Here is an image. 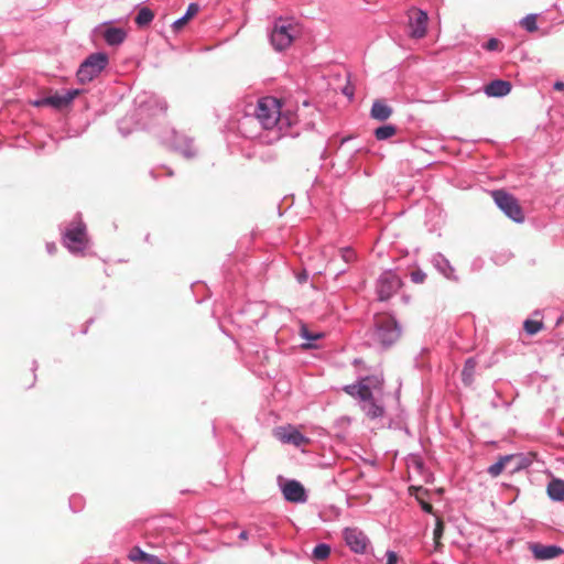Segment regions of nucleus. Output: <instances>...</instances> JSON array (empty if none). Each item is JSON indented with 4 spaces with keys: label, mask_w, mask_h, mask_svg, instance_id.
Masks as SVG:
<instances>
[{
    "label": "nucleus",
    "mask_w": 564,
    "mask_h": 564,
    "mask_svg": "<svg viewBox=\"0 0 564 564\" xmlns=\"http://www.w3.org/2000/svg\"><path fill=\"white\" fill-rule=\"evenodd\" d=\"M380 381L375 376L361 377L356 383L347 384L343 390L354 399L359 401L361 410L370 419H377L383 415L384 409L377 404L375 400V390L379 387Z\"/></svg>",
    "instance_id": "obj_1"
},
{
    "label": "nucleus",
    "mask_w": 564,
    "mask_h": 564,
    "mask_svg": "<svg viewBox=\"0 0 564 564\" xmlns=\"http://www.w3.org/2000/svg\"><path fill=\"white\" fill-rule=\"evenodd\" d=\"M292 115H284L281 111V101L275 97H263L259 99L256 109V119L267 129H278L279 135L292 126Z\"/></svg>",
    "instance_id": "obj_2"
},
{
    "label": "nucleus",
    "mask_w": 564,
    "mask_h": 564,
    "mask_svg": "<svg viewBox=\"0 0 564 564\" xmlns=\"http://www.w3.org/2000/svg\"><path fill=\"white\" fill-rule=\"evenodd\" d=\"M300 33V25L292 18H279L270 32V42L275 51L288 48Z\"/></svg>",
    "instance_id": "obj_3"
},
{
    "label": "nucleus",
    "mask_w": 564,
    "mask_h": 564,
    "mask_svg": "<svg viewBox=\"0 0 564 564\" xmlns=\"http://www.w3.org/2000/svg\"><path fill=\"white\" fill-rule=\"evenodd\" d=\"M109 58L106 53L97 52L90 54L79 66L77 79L80 84L94 80L108 65Z\"/></svg>",
    "instance_id": "obj_4"
},
{
    "label": "nucleus",
    "mask_w": 564,
    "mask_h": 564,
    "mask_svg": "<svg viewBox=\"0 0 564 564\" xmlns=\"http://www.w3.org/2000/svg\"><path fill=\"white\" fill-rule=\"evenodd\" d=\"M491 197L494 198L497 206L513 221H524L522 207L513 195L507 193L503 189H497L491 192Z\"/></svg>",
    "instance_id": "obj_5"
},
{
    "label": "nucleus",
    "mask_w": 564,
    "mask_h": 564,
    "mask_svg": "<svg viewBox=\"0 0 564 564\" xmlns=\"http://www.w3.org/2000/svg\"><path fill=\"white\" fill-rule=\"evenodd\" d=\"M63 243L72 253L83 252L87 247L85 224L79 220L68 227L63 235Z\"/></svg>",
    "instance_id": "obj_6"
},
{
    "label": "nucleus",
    "mask_w": 564,
    "mask_h": 564,
    "mask_svg": "<svg viewBox=\"0 0 564 564\" xmlns=\"http://www.w3.org/2000/svg\"><path fill=\"white\" fill-rule=\"evenodd\" d=\"M79 93V89H65L61 93H55L51 96L39 99L34 101V105L36 107L50 106L54 109H62L70 105Z\"/></svg>",
    "instance_id": "obj_7"
},
{
    "label": "nucleus",
    "mask_w": 564,
    "mask_h": 564,
    "mask_svg": "<svg viewBox=\"0 0 564 564\" xmlns=\"http://www.w3.org/2000/svg\"><path fill=\"white\" fill-rule=\"evenodd\" d=\"M409 29L412 39H422L426 35L429 17L426 12L413 8L409 10Z\"/></svg>",
    "instance_id": "obj_8"
},
{
    "label": "nucleus",
    "mask_w": 564,
    "mask_h": 564,
    "mask_svg": "<svg viewBox=\"0 0 564 564\" xmlns=\"http://www.w3.org/2000/svg\"><path fill=\"white\" fill-rule=\"evenodd\" d=\"M281 491L286 501L293 503H304L307 500V494L304 486L295 480L289 479L280 484Z\"/></svg>",
    "instance_id": "obj_9"
},
{
    "label": "nucleus",
    "mask_w": 564,
    "mask_h": 564,
    "mask_svg": "<svg viewBox=\"0 0 564 564\" xmlns=\"http://www.w3.org/2000/svg\"><path fill=\"white\" fill-rule=\"evenodd\" d=\"M274 435L280 442L284 444H293L297 447L310 443L308 437L292 425L275 429Z\"/></svg>",
    "instance_id": "obj_10"
},
{
    "label": "nucleus",
    "mask_w": 564,
    "mask_h": 564,
    "mask_svg": "<svg viewBox=\"0 0 564 564\" xmlns=\"http://www.w3.org/2000/svg\"><path fill=\"white\" fill-rule=\"evenodd\" d=\"M510 463H514L513 468L510 470L511 473L527 466V462L521 454L506 455L501 456L497 463L488 467V474L492 477H498Z\"/></svg>",
    "instance_id": "obj_11"
},
{
    "label": "nucleus",
    "mask_w": 564,
    "mask_h": 564,
    "mask_svg": "<svg viewBox=\"0 0 564 564\" xmlns=\"http://www.w3.org/2000/svg\"><path fill=\"white\" fill-rule=\"evenodd\" d=\"M345 541L349 549L358 554H364L369 545V539L364 531H344Z\"/></svg>",
    "instance_id": "obj_12"
},
{
    "label": "nucleus",
    "mask_w": 564,
    "mask_h": 564,
    "mask_svg": "<svg viewBox=\"0 0 564 564\" xmlns=\"http://www.w3.org/2000/svg\"><path fill=\"white\" fill-rule=\"evenodd\" d=\"M529 549L533 553L534 557L541 561L551 560L564 553V550L558 546L543 545L540 543H532L530 544Z\"/></svg>",
    "instance_id": "obj_13"
},
{
    "label": "nucleus",
    "mask_w": 564,
    "mask_h": 564,
    "mask_svg": "<svg viewBox=\"0 0 564 564\" xmlns=\"http://www.w3.org/2000/svg\"><path fill=\"white\" fill-rule=\"evenodd\" d=\"M171 147L175 151L181 152L185 158H193L196 153L193 147V141L186 135L180 134L177 132H173Z\"/></svg>",
    "instance_id": "obj_14"
},
{
    "label": "nucleus",
    "mask_w": 564,
    "mask_h": 564,
    "mask_svg": "<svg viewBox=\"0 0 564 564\" xmlns=\"http://www.w3.org/2000/svg\"><path fill=\"white\" fill-rule=\"evenodd\" d=\"M485 94L489 97H503L511 91L510 82L496 79L485 86Z\"/></svg>",
    "instance_id": "obj_15"
},
{
    "label": "nucleus",
    "mask_w": 564,
    "mask_h": 564,
    "mask_svg": "<svg viewBox=\"0 0 564 564\" xmlns=\"http://www.w3.org/2000/svg\"><path fill=\"white\" fill-rule=\"evenodd\" d=\"M102 37L108 45L117 46L126 40L127 32L122 28L108 26L102 31Z\"/></svg>",
    "instance_id": "obj_16"
},
{
    "label": "nucleus",
    "mask_w": 564,
    "mask_h": 564,
    "mask_svg": "<svg viewBox=\"0 0 564 564\" xmlns=\"http://www.w3.org/2000/svg\"><path fill=\"white\" fill-rule=\"evenodd\" d=\"M409 490H410L411 495H414L415 499L417 500L421 508L425 512H427V513L433 512V506L427 500V497H429L427 490L423 489L422 487H413V486L410 487Z\"/></svg>",
    "instance_id": "obj_17"
},
{
    "label": "nucleus",
    "mask_w": 564,
    "mask_h": 564,
    "mask_svg": "<svg viewBox=\"0 0 564 564\" xmlns=\"http://www.w3.org/2000/svg\"><path fill=\"white\" fill-rule=\"evenodd\" d=\"M547 495L552 500H564V480L552 479L546 488Z\"/></svg>",
    "instance_id": "obj_18"
},
{
    "label": "nucleus",
    "mask_w": 564,
    "mask_h": 564,
    "mask_svg": "<svg viewBox=\"0 0 564 564\" xmlns=\"http://www.w3.org/2000/svg\"><path fill=\"white\" fill-rule=\"evenodd\" d=\"M198 11L199 6L197 3H191L186 9L185 14L173 22V29L175 31L181 30L191 18L198 13Z\"/></svg>",
    "instance_id": "obj_19"
},
{
    "label": "nucleus",
    "mask_w": 564,
    "mask_h": 564,
    "mask_svg": "<svg viewBox=\"0 0 564 564\" xmlns=\"http://www.w3.org/2000/svg\"><path fill=\"white\" fill-rule=\"evenodd\" d=\"M476 365L477 364L474 358H468L464 365V368L462 371V379L466 386H470L474 382Z\"/></svg>",
    "instance_id": "obj_20"
},
{
    "label": "nucleus",
    "mask_w": 564,
    "mask_h": 564,
    "mask_svg": "<svg viewBox=\"0 0 564 564\" xmlns=\"http://www.w3.org/2000/svg\"><path fill=\"white\" fill-rule=\"evenodd\" d=\"M370 116L381 121L388 119V105L382 100H376L371 107Z\"/></svg>",
    "instance_id": "obj_21"
},
{
    "label": "nucleus",
    "mask_w": 564,
    "mask_h": 564,
    "mask_svg": "<svg viewBox=\"0 0 564 564\" xmlns=\"http://www.w3.org/2000/svg\"><path fill=\"white\" fill-rule=\"evenodd\" d=\"M154 14L149 8H141L134 18V21L139 26H145L152 22Z\"/></svg>",
    "instance_id": "obj_22"
},
{
    "label": "nucleus",
    "mask_w": 564,
    "mask_h": 564,
    "mask_svg": "<svg viewBox=\"0 0 564 564\" xmlns=\"http://www.w3.org/2000/svg\"><path fill=\"white\" fill-rule=\"evenodd\" d=\"M330 554V546L326 543L317 544L312 552V558L314 561L326 560Z\"/></svg>",
    "instance_id": "obj_23"
},
{
    "label": "nucleus",
    "mask_w": 564,
    "mask_h": 564,
    "mask_svg": "<svg viewBox=\"0 0 564 564\" xmlns=\"http://www.w3.org/2000/svg\"><path fill=\"white\" fill-rule=\"evenodd\" d=\"M142 104L147 105V108L150 110L152 107H155L159 112L164 113L167 110V104L164 99L159 98L156 96H150L147 101H142Z\"/></svg>",
    "instance_id": "obj_24"
},
{
    "label": "nucleus",
    "mask_w": 564,
    "mask_h": 564,
    "mask_svg": "<svg viewBox=\"0 0 564 564\" xmlns=\"http://www.w3.org/2000/svg\"><path fill=\"white\" fill-rule=\"evenodd\" d=\"M149 555H150L149 553L144 552L139 546H134V547H132L129 551L128 558L131 562H135V563L142 562V563H144V562H147Z\"/></svg>",
    "instance_id": "obj_25"
},
{
    "label": "nucleus",
    "mask_w": 564,
    "mask_h": 564,
    "mask_svg": "<svg viewBox=\"0 0 564 564\" xmlns=\"http://www.w3.org/2000/svg\"><path fill=\"white\" fill-rule=\"evenodd\" d=\"M523 328L529 335H535L543 328V323L533 319H527L523 324Z\"/></svg>",
    "instance_id": "obj_26"
},
{
    "label": "nucleus",
    "mask_w": 564,
    "mask_h": 564,
    "mask_svg": "<svg viewBox=\"0 0 564 564\" xmlns=\"http://www.w3.org/2000/svg\"><path fill=\"white\" fill-rule=\"evenodd\" d=\"M521 26L524 28L529 32H534L538 30L536 25V15L529 14L525 18H523L520 22Z\"/></svg>",
    "instance_id": "obj_27"
},
{
    "label": "nucleus",
    "mask_w": 564,
    "mask_h": 564,
    "mask_svg": "<svg viewBox=\"0 0 564 564\" xmlns=\"http://www.w3.org/2000/svg\"><path fill=\"white\" fill-rule=\"evenodd\" d=\"M340 257L345 263H351L356 260L357 256L354 249L345 247L339 249Z\"/></svg>",
    "instance_id": "obj_28"
},
{
    "label": "nucleus",
    "mask_w": 564,
    "mask_h": 564,
    "mask_svg": "<svg viewBox=\"0 0 564 564\" xmlns=\"http://www.w3.org/2000/svg\"><path fill=\"white\" fill-rule=\"evenodd\" d=\"M389 332H390V343L393 339H398L401 336V329H400L399 325L391 317H390V328H389Z\"/></svg>",
    "instance_id": "obj_29"
},
{
    "label": "nucleus",
    "mask_w": 564,
    "mask_h": 564,
    "mask_svg": "<svg viewBox=\"0 0 564 564\" xmlns=\"http://www.w3.org/2000/svg\"><path fill=\"white\" fill-rule=\"evenodd\" d=\"M388 281V279L384 276V273L380 275L379 282H380V289L378 291V297L380 301H384L388 299V294L384 292V283Z\"/></svg>",
    "instance_id": "obj_30"
},
{
    "label": "nucleus",
    "mask_w": 564,
    "mask_h": 564,
    "mask_svg": "<svg viewBox=\"0 0 564 564\" xmlns=\"http://www.w3.org/2000/svg\"><path fill=\"white\" fill-rule=\"evenodd\" d=\"M375 135L377 140H388V124H383L376 129Z\"/></svg>",
    "instance_id": "obj_31"
},
{
    "label": "nucleus",
    "mask_w": 564,
    "mask_h": 564,
    "mask_svg": "<svg viewBox=\"0 0 564 564\" xmlns=\"http://www.w3.org/2000/svg\"><path fill=\"white\" fill-rule=\"evenodd\" d=\"M426 278V274L421 270L413 271L411 273V279L414 283H423Z\"/></svg>",
    "instance_id": "obj_32"
},
{
    "label": "nucleus",
    "mask_w": 564,
    "mask_h": 564,
    "mask_svg": "<svg viewBox=\"0 0 564 564\" xmlns=\"http://www.w3.org/2000/svg\"><path fill=\"white\" fill-rule=\"evenodd\" d=\"M500 41L497 40V39H490L486 44H485V48L488 50V51H496V50H499L500 48Z\"/></svg>",
    "instance_id": "obj_33"
},
{
    "label": "nucleus",
    "mask_w": 564,
    "mask_h": 564,
    "mask_svg": "<svg viewBox=\"0 0 564 564\" xmlns=\"http://www.w3.org/2000/svg\"><path fill=\"white\" fill-rule=\"evenodd\" d=\"M301 336L308 340H316L322 337L321 334H311L305 327L301 329Z\"/></svg>",
    "instance_id": "obj_34"
},
{
    "label": "nucleus",
    "mask_w": 564,
    "mask_h": 564,
    "mask_svg": "<svg viewBox=\"0 0 564 564\" xmlns=\"http://www.w3.org/2000/svg\"><path fill=\"white\" fill-rule=\"evenodd\" d=\"M444 531H433V542H434V550L440 551L441 549V538L443 535Z\"/></svg>",
    "instance_id": "obj_35"
},
{
    "label": "nucleus",
    "mask_w": 564,
    "mask_h": 564,
    "mask_svg": "<svg viewBox=\"0 0 564 564\" xmlns=\"http://www.w3.org/2000/svg\"><path fill=\"white\" fill-rule=\"evenodd\" d=\"M144 564H165L156 555L150 554Z\"/></svg>",
    "instance_id": "obj_36"
},
{
    "label": "nucleus",
    "mask_w": 564,
    "mask_h": 564,
    "mask_svg": "<svg viewBox=\"0 0 564 564\" xmlns=\"http://www.w3.org/2000/svg\"><path fill=\"white\" fill-rule=\"evenodd\" d=\"M389 284H390V289H392L394 286H400L401 285V281H400V279L398 276H394V275L390 274Z\"/></svg>",
    "instance_id": "obj_37"
},
{
    "label": "nucleus",
    "mask_w": 564,
    "mask_h": 564,
    "mask_svg": "<svg viewBox=\"0 0 564 564\" xmlns=\"http://www.w3.org/2000/svg\"><path fill=\"white\" fill-rule=\"evenodd\" d=\"M79 497H73L70 500H69V506L72 509H74L75 511L79 510Z\"/></svg>",
    "instance_id": "obj_38"
},
{
    "label": "nucleus",
    "mask_w": 564,
    "mask_h": 564,
    "mask_svg": "<svg viewBox=\"0 0 564 564\" xmlns=\"http://www.w3.org/2000/svg\"><path fill=\"white\" fill-rule=\"evenodd\" d=\"M46 249H47V252L52 254L55 252L56 246H55V243L50 242V243H46Z\"/></svg>",
    "instance_id": "obj_39"
},
{
    "label": "nucleus",
    "mask_w": 564,
    "mask_h": 564,
    "mask_svg": "<svg viewBox=\"0 0 564 564\" xmlns=\"http://www.w3.org/2000/svg\"><path fill=\"white\" fill-rule=\"evenodd\" d=\"M554 89L555 90H560V91L564 90V83L563 82H556L554 84Z\"/></svg>",
    "instance_id": "obj_40"
},
{
    "label": "nucleus",
    "mask_w": 564,
    "mask_h": 564,
    "mask_svg": "<svg viewBox=\"0 0 564 564\" xmlns=\"http://www.w3.org/2000/svg\"><path fill=\"white\" fill-rule=\"evenodd\" d=\"M398 562V555L394 552H390V564H395Z\"/></svg>",
    "instance_id": "obj_41"
},
{
    "label": "nucleus",
    "mask_w": 564,
    "mask_h": 564,
    "mask_svg": "<svg viewBox=\"0 0 564 564\" xmlns=\"http://www.w3.org/2000/svg\"><path fill=\"white\" fill-rule=\"evenodd\" d=\"M249 531H240L239 539L247 540Z\"/></svg>",
    "instance_id": "obj_42"
},
{
    "label": "nucleus",
    "mask_w": 564,
    "mask_h": 564,
    "mask_svg": "<svg viewBox=\"0 0 564 564\" xmlns=\"http://www.w3.org/2000/svg\"><path fill=\"white\" fill-rule=\"evenodd\" d=\"M435 529H443V522L441 519H436V528Z\"/></svg>",
    "instance_id": "obj_43"
},
{
    "label": "nucleus",
    "mask_w": 564,
    "mask_h": 564,
    "mask_svg": "<svg viewBox=\"0 0 564 564\" xmlns=\"http://www.w3.org/2000/svg\"><path fill=\"white\" fill-rule=\"evenodd\" d=\"M344 94H345V95H347V96H349V97H352V91H350L348 87H346V88L344 89Z\"/></svg>",
    "instance_id": "obj_44"
},
{
    "label": "nucleus",
    "mask_w": 564,
    "mask_h": 564,
    "mask_svg": "<svg viewBox=\"0 0 564 564\" xmlns=\"http://www.w3.org/2000/svg\"><path fill=\"white\" fill-rule=\"evenodd\" d=\"M389 131H390V137H392L394 133H395V130L393 127L390 126L389 128Z\"/></svg>",
    "instance_id": "obj_45"
},
{
    "label": "nucleus",
    "mask_w": 564,
    "mask_h": 564,
    "mask_svg": "<svg viewBox=\"0 0 564 564\" xmlns=\"http://www.w3.org/2000/svg\"><path fill=\"white\" fill-rule=\"evenodd\" d=\"M345 271H346L345 269H339L336 271V275L343 274Z\"/></svg>",
    "instance_id": "obj_46"
},
{
    "label": "nucleus",
    "mask_w": 564,
    "mask_h": 564,
    "mask_svg": "<svg viewBox=\"0 0 564 564\" xmlns=\"http://www.w3.org/2000/svg\"><path fill=\"white\" fill-rule=\"evenodd\" d=\"M415 466L417 469L422 468V463L415 462Z\"/></svg>",
    "instance_id": "obj_47"
},
{
    "label": "nucleus",
    "mask_w": 564,
    "mask_h": 564,
    "mask_svg": "<svg viewBox=\"0 0 564 564\" xmlns=\"http://www.w3.org/2000/svg\"><path fill=\"white\" fill-rule=\"evenodd\" d=\"M395 399H397L398 401H399V399H400L399 391H397V393H395Z\"/></svg>",
    "instance_id": "obj_48"
},
{
    "label": "nucleus",
    "mask_w": 564,
    "mask_h": 564,
    "mask_svg": "<svg viewBox=\"0 0 564 564\" xmlns=\"http://www.w3.org/2000/svg\"><path fill=\"white\" fill-rule=\"evenodd\" d=\"M380 241L377 242L376 248L379 249Z\"/></svg>",
    "instance_id": "obj_49"
},
{
    "label": "nucleus",
    "mask_w": 564,
    "mask_h": 564,
    "mask_svg": "<svg viewBox=\"0 0 564 564\" xmlns=\"http://www.w3.org/2000/svg\"><path fill=\"white\" fill-rule=\"evenodd\" d=\"M323 253H324L325 256L327 254V249H326V248L323 250Z\"/></svg>",
    "instance_id": "obj_50"
}]
</instances>
